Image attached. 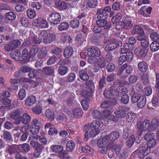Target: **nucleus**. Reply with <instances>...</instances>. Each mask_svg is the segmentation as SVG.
I'll use <instances>...</instances> for the list:
<instances>
[{"label":"nucleus","mask_w":159,"mask_h":159,"mask_svg":"<svg viewBox=\"0 0 159 159\" xmlns=\"http://www.w3.org/2000/svg\"><path fill=\"white\" fill-rule=\"evenodd\" d=\"M97 14L98 15V18L99 19H106L108 16L107 12H103L102 9H98L97 12Z\"/></svg>","instance_id":"obj_35"},{"label":"nucleus","mask_w":159,"mask_h":159,"mask_svg":"<svg viewBox=\"0 0 159 159\" xmlns=\"http://www.w3.org/2000/svg\"><path fill=\"white\" fill-rule=\"evenodd\" d=\"M100 122L99 120H94L91 123L86 124L84 128V130L86 131L84 135V139L88 140L89 138V136L91 137H94L98 134L99 132V128L100 126Z\"/></svg>","instance_id":"obj_2"},{"label":"nucleus","mask_w":159,"mask_h":159,"mask_svg":"<svg viewBox=\"0 0 159 159\" xmlns=\"http://www.w3.org/2000/svg\"><path fill=\"white\" fill-rule=\"evenodd\" d=\"M96 23L100 27H104L105 29H109L111 27L110 23H108L107 20L104 19L97 20Z\"/></svg>","instance_id":"obj_21"},{"label":"nucleus","mask_w":159,"mask_h":159,"mask_svg":"<svg viewBox=\"0 0 159 159\" xmlns=\"http://www.w3.org/2000/svg\"><path fill=\"white\" fill-rule=\"evenodd\" d=\"M132 20L131 17L129 16L123 17L122 21H119L117 23L116 29L118 30H120L122 29L126 30L130 29L133 26Z\"/></svg>","instance_id":"obj_7"},{"label":"nucleus","mask_w":159,"mask_h":159,"mask_svg":"<svg viewBox=\"0 0 159 159\" xmlns=\"http://www.w3.org/2000/svg\"><path fill=\"white\" fill-rule=\"evenodd\" d=\"M146 102V97L143 95L140 96L137 102V106L140 108H143L145 105Z\"/></svg>","instance_id":"obj_32"},{"label":"nucleus","mask_w":159,"mask_h":159,"mask_svg":"<svg viewBox=\"0 0 159 159\" xmlns=\"http://www.w3.org/2000/svg\"><path fill=\"white\" fill-rule=\"evenodd\" d=\"M69 27V24L66 22L61 23L58 27V29L60 31L67 30Z\"/></svg>","instance_id":"obj_53"},{"label":"nucleus","mask_w":159,"mask_h":159,"mask_svg":"<svg viewBox=\"0 0 159 159\" xmlns=\"http://www.w3.org/2000/svg\"><path fill=\"white\" fill-rule=\"evenodd\" d=\"M33 24L34 25L40 28H46L48 26V24L46 20L40 18L35 20L34 21Z\"/></svg>","instance_id":"obj_17"},{"label":"nucleus","mask_w":159,"mask_h":159,"mask_svg":"<svg viewBox=\"0 0 159 159\" xmlns=\"http://www.w3.org/2000/svg\"><path fill=\"white\" fill-rule=\"evenodd\" d=\"M47 52L46 48L45 47L43 48L38 54V57L39 59L44 58L46 56Z\"/></svg>","instance_id":"obj_50"},{"label":"nucleus","mask_w":159,"mask_h":159,"mask_svg":"<svg viewBox=\"0 0 159 159\" xmlns=\"http://www.w3.org/2000/svg\"><path fill=\"white\" fill-rule=\"evenodd\" d=\"M84 55L88 56L89 57L88 59V62L90 63H93L95 62L101 55L100 49L98 47H92L86 49L84 52Z\"/></svg>","instance_id":"obj_5"},{"label":"nucleus","mask_w":159,"mask_h":159,"mask_svg":"<svg viewBox=\"0 0 159 159\" xmlns=\"http://www.w3.org/2000/svg\"><path fill=\"white\" fill-rule=\"evenodd\" d=\"M45 128L46 129H49L48 134L49 135H52L56 134L57 133V129H56L50 123H48L46 124L45 126Z\"/></svg>","instance_id":"obj_27"},{"label":"nucleus","mask_w":159,"mask_h":159,"mask_svg":"<svg viewBox=\"0 0 159 159\" xmlns=\"http://www.w3.org/2000/svg\"><path fill=\"white\" fill-rule=\"evenodd\" d=\"M143 94L147 96H148L151 95L152 92V88L149 86H146L143 89Z\"/></svg>","instance_id":"obj_48"},{"label":"nucleus","mask_w":159,"mask_h":159,"mask_svg":"<svg viewBox=\"0 0 159 159\" xmlns=\"http://www.w3.org/2000/svg\"><path fill=\"white\" fill-rule=\"evenodd\" d=\"M85 36H82L80 34H78L76 36L75 40L79 44H81L82 42H85Z\"/></svg>","instance_id":"obj_51"},{"label":"nucleus","mask_w":159,"mask_h":159,"mask_svg":"<svg viewBox=\"0 0 159 159\" xmlns=\"http://www.w3.org/2000/svg\"><path fill=\"white\" fill-rule=\"evenodd\" d=\"M30 80L29 79L25 78H21L19 80L20 82L21 83L22 86L26 89L28 88Z\"/></svg>","instance_id":"obj_40"},{"label":"nucleus","mask_w":159,"mask_h":159,"mask_svg":"<svg viewBox=\"0 0 159 159\" xmlns=\"http://www.w3.org/2000/svg\"><path fill=\"white\" fill-rule=\"evenodd\" d=\"M150 124V121L148 120H145L143 122L138 123L137 128L139 136H140L143 131L149 130Z\"/></svg>","instance_id":"obj_9"},{"label":"nucleus","mask_w":159,"mask_h":159,"mask_svg":"<svg viewBox=\"0 0 159 159\" xmlns=\"http://www.w3.org/2000/svg\"><path fill=\"white\" fill-rule=\"evenodd\" d=\"M108 140L105 139V137L98 139L97 142V145L100 148H105L107 145V142Z\"/></svg>","instance_id":"obj_30"},{"label":"nucleus","mask_w":159,"mask_h":159,"mask_svg":"<svg viewBox=\"0 0 159 159\" xmlns=\"http://www.w3.org/2000/svg\"><path fill=\"white\" fill-rule=\"evenodd\" d=\"M79 74L80 77L82 80L86 81L89 79V76L84 71L81 70Z\"/></svg>","instance_id":"obj_58"},{"label":"nucleus","mask_w":159,"mask_h":159,"mask_svg":"<svg viewBox=\"0 0 159 159\" xmlns=\"http://www.w3.org/2000/svg\"><path fill=\"white\" fill-rule=\"evenodd\" d=\"M47 19L51 24L57 25L61 20V16L58 13H52L47 16Z\"/></svg>","instance_id":"obj_13"},{"label":"nucleus","mask_w":159,"mask_h":159,"mask_svg":"<svg viewBox=\"0 0 159 159\" xmlns=\"http://www.w3.org/2000/svg\"><path fill=\"white\" fill-rule=\"evenodd\" d=\"M27 13L28 17L30 19L34 18L36 16L35 11L31 9H28L27 10Z\"/></svg>","instance_id":"obj_54"},{"label":"nucleus","mask_w":159,"mask_h":159,"mask_svg":"<svg viewBox=\"0 0 159 159\" xmlns=\"http://www.w3.org/2000/svg\"><path fill=\"white\" fill-rule=\"evenodd\" d=\"M21 44L20 41L17 39L14 40L7 43L5 46V49L8 52L11 51L18 48Z\"/></svg>","instance_id":"obj_12"},{"label":"nucleus","mask_w":159,"mask_h":159,"mask_svg":"<svg viewBox=\"0 0 159 159\" xmlns=\"http://www.w3.org/2000/svg\"><path fill=\"white\" fill-rule=\"evenodd\" d=\"M30 139L32 140L39 139L41 143L43 145L46 144L47 142V140L46 138L43 137H41L38 135H33L32 136L29 137V139Z\"/></svg>","instance_id":"obj_25"},{"label":"nucleus","mask_w":159,"mask_h":159,"mask_svg":"<svg viewBox=\"0 0 159 159\" xmlns=\"http://www.w3.org/2000/svg\"><path fill=\"white\" fill-rule=\"evenodd\" d=\"M73 53V48L71 46L67 47L64 50V56L67 58L70 57Z\"/></svg>","instance_id":"obj_36"},{"label":"nucleus","mask_w":159,"mask_h":159,"mask_svg":"<svg viewBox=\"0 0 159 159\" xmlns=\"http://www.w3.org/2000/svg\"><path fill=\"white\" fill-rule=\"evenodd\" d=\"M140 136H139L135 139V137L134 135H131L129 137L126 141L127 146L129 148L131 147L133 145L135 140H136V142L137 143H139L140 142Z\"/></svg>","instance_id":"obj_19"},{"label":"nucleus","mask_w":159,"mask_h":159,"mask_svg":"<svg viewBox=\"0 0 159 159\" xmlns=\"http://www.w3.org/2000/svg\"><path fill=\"white\" fill-rule=\"evenodd\" d=\"M11 57L16 61H18L20 58V53L19 52L15 51L11 53Z\"/></svg>","instance_id":"obj_49"},{"label":"nucleus","mask_w":159,"mask_h":159,"mask_svg":"<svg viewBox=\"0 0 159 159\" xmlns=\"http://www.w3.org/2000/svg\"><path fill=\"white\" fill-rule=\"evenodd\" d=\"M141 80L142 83L144 85H147L149 83V80L148 75L146 74H143L141 77Z\"/></svg>","instance_id":"obj_63"},{"label":"nucleus","mask_w":159,"mask_h":159,"mask_svg":"<svg viewBox=\"0 0 159 159\" xmlns=\"http://www.w3.org/2000/svg\"><path fill=\"white\" fill-rule=\"evenodd\" d=\"M52 52L53 55V57H51L48 60L47 64L48 65H51L57 60V59L60 58L62 56V51L60 48H56L52 51Z\"/></svg>","instance_id":"obj_11"},{"label":"nucleus","mask_w":159,"mask_h":159,"mask_svg":"<svg viewBox=\"0 0 159 159\" xmlns=\"http://www.w3.org/2000/svg\"><path fill=\"white\" fill-rule=\"evenodd\" d=\"M126 111L125 107H122L118 111L115 112L114 113L120 118H123L126 115Z\"/></svg>","instance_id":"obj_31"},{"label":"nucleus","mask_w":159,"mask_h":159,"mask_svg":"<svg viewBox=\"0 0 159 159\" xmlns=\"http://www.w3.org/2000/svg\"><path fill=\"white\" fill-rule=\"evenodd\" d=\"M117 47V45L116 41H113L108 44L105 48V50L107 52L113 50Z\"/></svg>","instance_id":"obj_37"},{"label":"nucleus","mask_w":159,"mask_h":159,"mask_svg":"<svg viewBox=\"0 0 159 159\" xmlns=\"http://www.w3.org/2000/svg\"><path fill=\"white\" fill-rule=\"evenodd\" d=\"M36 98L35 96L31 95L28 97L25 100V104L27 106H31L36 102Z\"/></svg>","instance_id":"obj_24"},{"label":"nucleus","mask_w":159,"mask_h":159,"mask_svg":"<svg viewBox=\"0 0 159 159\" xmlns=\"http://www.w3.org/2000/svg\"><path fill=\"white\" fill-rule=\"evenodd\" d=\"M139 70L142 72H146L148 69V64L144 61H141L138 64Z\"/></svg>","instance_id":"obj_26"},{"label":"nucleus","mask_w":159,"mask_h":159,"mask_svg":"<svg viewBox=\"0 0 159 159\" xmlns=\"http://www.w3.org/2000/svg\"><path fill=\"white\" fill-rule=\"evenodd\" d=\"M31 117L30 116L28 113H24L21 118V121L22 123L24 124H28L30 121Z\"/></svg>","instance_id":"obj_34"},{"label":"nucleus","mask_w":159,"mask_h":159,"mask_svg":"<svg viewBox=\"0 0 159 159\" xmlns=\"http://www.w3.org/2000/svg\"><path fill=\"white\" fill-rule=\"evenodd\" d=\"M31 140L30 143V145L35 149H40L41 146V145L37 141H35L34 140L31 139H30V140Z\"/></svg>","instance_id":"obj_52"},{"label":"nucleus","mask_w":159,"mask_h":159,"mask_svg":"<svg viewBox=\"0 0 159 159\" xmlns=\"http://www.w3.org/2000/svg\"><path fill=\"white\" fill-rule=\"evenodd\" d=\"M22 112V110L20 109H17L16 110L12 112L10 114V116L13 119H15L20 116Z\"/></svg>","instance_id":"obj_46"},{"label":"nucleus","mask_w":159,"mask_h":159,"mask_svg":"<svg viewBox=\"0 0 159 159\" xmlns=\"http://www.w3.org/2000/svg\"><path fill=\"white\" fill-rule=\"evenodd\" d=\"M107 99L106 100L102 102L101 105V107L103 108H107L110 105H114L116 103V100L114 98L112 99Z\"/></svg>","instance_id":"obj_23"},{"label":"nucleus","mask_w":159,"mask_h":159,"mask_svg":"<svg viewBox=\"0 0 159 159\" xmlns=\"http://www.w3.org/2000/svg\"><path fill=\"white\" fill-rule=\"evenodd\" d=\"M68 70V68L67 67L64 66H61L59 67L58 71L60 75H64L67 73Z\"/></svg>","instance_id":"obj_47"},{"label":"nucleus","mask_w":159,"mask_h":159,"mask_svg":"<svg viewBox=\"0 0 159 159\" xmlns=\"http://www.w3.org/2000/svg\"><path fill=\"white\" fill-rule=\"evenodd\" d=\"M127 121L128 122H134L135 120V118H136L135 114L132 113H128L127 116Z\"/></svg>","instance_id":"obj_57"},{"label":"nucleus","mask_w":159,"mask_h":159,"mask_svg":"<svg viewBox=\"0 0 159 159\" xmlns=\"http://www.w3.org/2000/svg\"><path fill=\"white\" fill-rule=\"evenodd\" d=\"M159 106V102L158 99L156 98H153L151 102L148 104L149 109H154Z\"/></svg>","instance_id":"obj_29"},{"label":"nucleus","mask_w":159,"mask_h":159,"mask_svg":"<svg viewBox=\"0 0 159 159\" xmlns=\"http://www.w3.org/2000/svg\"><path fill=\"white\" fill-rule=\"evenodd\" d=\"M22 148L23 150L25 152H27L30 149V145L27 143L23 144L22 145H16L11 148L9 151L11 153L17 152L18 150L20 148Z\"/></svg>","instance_id":"obj_16"},{"label":"nucleus","mask_w":159,"mask_h":159,"mask_svg":"<svg viewBox=\"0 0 159 159\" xmlns=\"http://www.w3.org/2000/svg\"><path fill=\"white\" fill-rule=\"evenodd\" d=\"M70 25L72 28H76L79 26L80 22L77 20H72L70 21Z\"/></svg>","instance_id":"obj_64"},{"label":"nucleus","mask_w":159,"mask_h":159,"mask_svg":"<svg viewBox=\"0 0 159 159\" xmlns=\"http://www.w3.org/2000/svg\"><path fill=\"white\" fill-rule=\"evenodd\" d=\"M80 148L83 152L88 153L89 154H92L93 152V149L88 146H86L85 147H81Z\"/></svg>","instance_id":"obj_56"},{"label":"nucleus","mask_w":159,"mask_h":159,"mask_svg":"<svg viewBox=\"0 0 159 159\" xmlns=\"http://www.w3.org/2000/svg\"><path fill=\"white\" fill-rule=\"evenodd\" d=\"M113 109L111 108V111L105 110L103 111L104 116L105 117L103 119H101L100 122L104 125H107L109 123V121L111 124H112L113 122L117 121L118 119L117 117L111 115L113 112Z\"/></svg>","instance_id":"obj_8"},{"label":"nucleus","mask_w":159,"mask_h":159,"mask_svg":"<svg viewBox=\"0 0 159 159\" xmlns=\"http://www.w3.org/2000/svg\"><path fill=\"white\" fill-rule=\"evenodd\" d=\"M60 39L61 42L63 43H70L72 39L70 36L66 33H62L61 34Z\"/></svg>","instance_id":"obj_28"},{"label":"nucleus","mask_w":159,"mask_h":159,"mask_svg":"<svg viewBox=\"0 0 159 159\" xmlns=\"http://www.w3.org/2000/svg\"><path fill=\"white\" fill-rule=\"evenodd\" d=\"M80 87L81 90L80 91V93L82 96L88 99L92 96L93 91L95 89L93 81L89 80L86 84H81Z\"/></svg>","instance_id":"obj_4"},{"label":"nucleus","mask_w":159,"mask_h":159,"mask_svg":"<svg viewBox=\"0 0 159 159\" xmlns=\"http://www.w3.org/2000/svg\"><path fill=\"white\" fill-rule=\"evenodd\" d=\"M117 83L118 84L117 85L118 86L116 87V90H115L116 87L114 86L111 87L109 89H106L104 93V96L109 98L111 97V95L116 96L118 94L119 99H120V96L122 102L124 104H126L129 100V97L127 95L122 93L127 92L128 90L124 86H121L122 83H119L118 81H117L115 83L114 85H117Z\"/></svg>","instance_id":"obj_1"},{"label":"nucleus","mask_w":159,"mask_h":159,"mask_svg":"<svg viewBox=\"0 0 159 159\" xmlns=\"http://www.w3.org/2000/svg\"><path fill=\"white\" fill-rule=\"evenodd\" d=\"M45 115L51 121L53 120L55 118L54 112L51 109H48L46 110L45 113Z\"/></svg>","instance_id":"obj_38"},{"label":"nucleus","mask_w":159,"mask_h":159,"mask_svg":"<svg viewBox=\"0 0 159 159\" xmlns=\"http://www.w3.org/2000/svg\"><path fill=\"white\" fill-rule=\"evenodd\" d=\"M97 0H89L87 2V5L91 8H94L97 5Z\"/></svg>","instance_id":"obj_62"},{"label":"nucleus","mask_w":159,"mask_h":159,"mask_svg":"<svg viewBox=\"0 0 159 159\" xmlns=\"http://www.w3.org/2000/svg\"><path fill=\"white\" fill-rule=\"evenodd\" d=\"M119 137V134L118 132L115 131L111 134L105 136V139L108 141H113L117 139Z\"/></svg>","instance_id":"obj_22"},{"label":"nucleus","mask_w":159,"mask_h":159,"mask_svg":"<svg viewBox=\"0 0 159 159\" xmlns=\"http://www.w3.org/2000/svg\"><path fill=\"white\" fill-rule=\"evenodd\" d=\"M121 147L122 145L121 144H117L114 145L112 147L111 149V150L108 153V155L109 157L110 158H112L113 157L114 155H113L112 156H111V152L113 150L115 152H116V154L118 156H120L122 157H123L125 156V153L122 152V151L121 150Z\"/></svg>","instance_id":"obj_14"},{"label":"nucleus","mask_w":159,"mask_h":159,"mask_svg":"<svg viewBox=\"0 0 159 159\" xmlns=\"http://www.w3.org/2000/svg\"><path fill=\"white\" fill-rule=\"evenodd\" d=\"M92 115L94 118L100 119L102 117L101 113L97 110H94L92 113Z\"/></svg>","instance_id":"obj_61"},{"label":"nucleus","mask_w":159,"mask_h":159,"mask_svg":"<svg viewBox=\"0 0 159 159\" xmlns=\"http://www.w3.org/2000/svg\"><path fill=\"white\" fill-rule=\"evenodd\" d=\"M54 72V70L52 67H46L43 68V70L41 69L38 70V73L42 76H44L45 75H51Z\"/></svg>","instance_id":"obj_18"},{"label":"nucleus","mask_w":159,"mask_h":159,"mask_svg":"<svg viewBox=\"0 0 159 159\" xmlns=\"http://www.w3.org/2000/svg\"><path fill=\"white\" fill-rule=\"evenodd\" d=\"M150 48L151 50L155 52L159 49V42L156 41H154L150 45Z\"/></svg>","instance_id":"obj_43"},{"label":"nucleus","mask_w":159,"mask_h":159,"mask_svg":"<svg viewBox=\"0 0 159 159\" xmlns=\"http://www.w3.org/2000/svg\"><path fill=\"white\" fill-rule=\"evenodd\" d=\"M39 75V74L38 73V70H33L30 72L28 76L30 78L33 79L35 78Z\"/></svg>","instance_id":"obj_60"},{"label":"nucleus","mask_w":159,"mask_h":159,"mask_svg":"<svg viewBox=\"0 0 159 159\" xmlns=\"http://www.w3.org/2000/svg\"><path fill=\"white\" fill-rule=\"evenodd\" d=\"M150 148L148 147L141 145L138 150V154L140 158H143L148 155L150 152Z\"/></svg>","instance_id":"obj_15"},{"label":"nucleus","mask_w":159,"mask_h":159,"mask_svg":"<svg viewBox=\"0 0 159 159\" xmlns=\"http://www.w3.org/2000/svg\"><path fill=\"white\" fill-rule=\"evenodd\" d=\"M5 17L10 20H14L16 18V15L12 12L6 13L5 14Z\"/></svg>","instance_id":"obj_55"},{"label":"nucleus","mask_w":159,"mask_h":159,"mask_svg":"<svg viewBox=\"0 0 159 159\" xmlns=\"http://www.w3.org/2000/svg\"><path fill=\"white\" fill-rule=\"evenodd\" d=\"M39 40L36 41L37 43H40L42 40L45 44L50 43L54 41L56 39V35L53 33L48 34L45 30L41 31L39 34Z\"/></svg>","instance_id":"obj_6"},{"label":"nucleus","mask_w":159,"mask_h":159,"mask_svg":"<svg viewBox=\"0 0 159 159\" xmlns=\"http://www.w3.org/2000/svg\"><path fill=\"white\" fill-rule=\"evenodd\" d=\"M39 126H37L36 127L31 126L30 128V131L31 133L34 135H37V134L39 132Z\"/></svg>","instance_id":"obj_59"},{"label":"nucleus","mask_w":159,"mask_h":159,"mask_svg":"<svg viewBox=\"0 0 159 159\" xmlns=\"http://www.w3.org/2000/svg\"><path fill=\"white\" fill-rule=\"evenodd\" d=\"M96 62H97V64L99 67L103 68L105 66L106 63L105 58L103 57H101L97 60Z\"/></svg>","instance_id":"obj_45"},{"label":"nucleus","mask_w":159,"mask_h":159,"mask_svg":"<svg viewBox=\"0 0 159 159\" xmlns=\"http://www.w3.org/2000/svg\"><path fill=\"white\" fill-rule=\"evenodd\" d=\"M67 104L70 107H76L74 108L71 112L68 111L66 109L64 111L68 115H71V116L75 118H79L81 117L83 115V112L80 104L76 101L73 100V98H70L67 100Z\"/></svg>","instance_id":"obj_3"},{"label":"nucleus","mask_w":159,"mask_h":159,"mask_svg":"<svg viewBox=\"0 0 159 159\" xmlns=\"http://www.w3.org/2000/svg\"><path fill=\"white\" fill-rule=\"evenodd\" d=\"M148 52L147 49L143 48H139L135 50V53L140 57H144L146 56Z\"/></svg>","instance_id":"obj_20"},{"label":"nucleus","mask_w":159,"mask_h":159,"mask_svg":"<svg viewBox=\"0 0 159 159\" xmlns=\"http://www.w3.org/2000/svg\"><path fill=\"white\" fill-rule=\"evenodd\" d=\"M144 139L148 141V147L150 148H154L157 143V141L155 138V134L152 133H149L145 134Z\"/></svg>","instance_id":"obj_10"},{"label":"nucleus","mask_w":159,"mask_h":159,"mask_svg":"<svg viewBox=\"0 0 159 159\" xmlns=\"http://www.w3.org/2000/svg\"><path fill=\"white\" fill-rule=\"evenodd\" d=\"M50 148L53 152L56 153L59 152L63 149V147L59 145H52L50 146Z\"/></svg>","instance_id":"obj_42"},{"label":"nucleus","mask_w":159,"mask_h":159,"mask_svg":"<svg viewBox=\"0 0 159 159\" xmlns=\"http://www.w3.org/2000/svg\"><path fill=\"white\" fill-rule=\"evenodd\" d=\"M42 105L41 104L38 105L32 108L33 112L37 114H40L42 112Z\"/></svg>","instance_id":"obj_44"},{"label":"nucleus","mask_w":159,"mask_h":159,"mask_svg":"<svg viewBox=\"0 0 159 159\" xmlns=\"http://www.w3.org/2000/svg\"><path fill=\"white\" fill-rule=\"evenodd\" d=\"M75 147V143L72 140L68 141L66 144V149L67 151L71 152Z\"/></svg>","instance_id":"obj_39"},{"label":"nucleus","mask_w":159,"mask_h":159,"mask_svg":"<svg viewBox=\"0 0 159 159\" xmlns=\"http://www.w3.org/2000/svg\"><path fill=\"white\" fill-rule=\"evenodd\" d=\"M159 126V121L157 119H153L150 125L149 130L153 131L156 130Z\"/></svg>","instance_id":"obj_33"},{"label":"nucleus","mask_w":159,"mask_h":159,"mask_svg":"<svg viewBox=\"0 0 159 159\" xmlns=\"http://www.w3.org/2000/svg\"><path fill=\"white\" fill-rule=\"evenodd\" d=\"M143 33V29L139 26L135 25H134L133 29L132 31V34H142Z\"/></svg>","instance_id":"obj_41"}]
</instances>
